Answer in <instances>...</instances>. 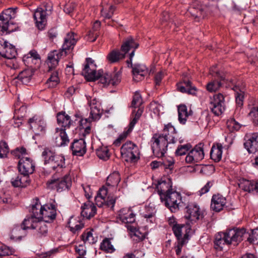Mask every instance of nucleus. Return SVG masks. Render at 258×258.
<instances>
[{
	"mask_svg": "<svg viewBox=\"0 0 258 258\" xmlns=\"http://www.w3.org/2000/svg\"><path fill=\"white\" fill-rule=\"evenodd\" d=\"M178 138V133L171 123L164 125L162 133H155L151 138V148L154 155L157 158L163 157L168 145L175 143Z\"/></svg>",
	"mask_w": 258,
	"mask_h": 258,
	"instance_id": "obj_1",
	"label": "nucleus"
},
{
	"mask_svg": "<svg viewBox=\"0 0 258 258\" xmlns=\"http://www.w3.org/2000/svg\"><path fill=\"white\" fill-rule=\"evenodd\" d=\"M78 40L79 36L76 33L70 32L67 34L61 48L54 50L48 54L46 62L49 71L55 69L58 66L59 60L74 49Z\"/></svg>",
	"mask_w": 258,
	"mask_h": 258,
	"instance_id": "obj_2",
	"label": "nucleus"
},
{
	"mask_svg": "<svg viewBox=\"0 0 258 258\" xmlns=\"http://www.w3.org/2000/svg\"><path fill=\"white\" fill-rule=\"evenodd\" d=\"M44 164L56 173L59 172L62 168L66 167L65 158L62 155L57 154L49 148H45L42 152Z\"/></svg>",
	"mask_w": 258,
	"mask_h": 258,
	"instance_id": "obj_3",
	"label": "nucleus"
},
{
	"mask_svg": "<svg viewBox=\"0 0 258 258\" xmlns=\"http://www.w3.org/2000/svg\"><path fill=\"white\" fill-rule=\"evenodd\" d=\"M168 223L175 236L176 240L190 239L191 226L188 222L185 224H179L177 222V219L173 216L168 218Z\"/></svg>",
	"mask_w": 258,
	"mask_h": 258,
	"instance_id": "obj_4",
	"label": "nucleus"
},
{
	"mask_svg": "<svg viewBox=\"0 0 258 258\" xmlns=\"http://www.w3.org/2000/svg\"><path fill=\"white\" fill-rule=\"evenodd\" d=\"M17 8H10L3 11L0 14V35H3L5 33L10 34L14 31L15 28H11L14 25L12 22V19L16 16Z\"/></svg>",
	"mask_w": 258,
	"mask_h": 258,
	"instance_id": "obj_5",
	"label": "nucleus"
},
{
	"mask_svg": "<svg viewBox=\"0 0 258 258\" xmlns=\"http://www.w3.org/2000/svg\"><path fill=\"white\" fill-rule=\"evenodd\" d=\"M121 156L125 161L136 163L140 159L138 146L131 141H126L120 148Z\"/></svg>",
	"mask_w": 258,
	"mask_h": 258,
	"instance_id": "obj_6",
	"label": "nucleus"
},
{
	"mask_svg": "<svg viewBox=\"0 0 258 258\" xmlns=\"http://www.w3.org/2000/svg\"><path fill=\"white\" fill-rule=\"evenodd\" d=\"M72 179L70 174H66L62 177H58L54 174L46 182L47 188L56 189L58 192L69 190L72 186Z\"/></svg>",
	"mask_w": 258,
	"mask_h": 258,
	"instance_id": "obj_7",
	"label": "nucleus"
},
{
	"mask_svg": "<svg viewBox=\"0 0 258 258\" xmlns=\"http://www.w3.org/2000/svg\"><path fill=\"white\" fill-rule=\"evenodd\" d=\"M52 5L49 3H44L41 7L35 11L33 17L36 26L39 30H43L47 24V16L51 14Z\"/></svg>",
	"mask_w": 258,
	"mask_h": 258,
	"instance_id": "obj_8",
	"label": "nucleus"
},
{
	"mask_svg": "<svg viewBox=\"0 0 258 258\" xmlns=\"http://www.w3.org/2000/svg\"><path fill=\"white\" fill-rule=\"evenodd\" d=\"M109 192L108 188L105 186H102L99 189L97 196L95 198V203L98 207L105 206L107 208H110L111 210H113L116 197L109 195L106 199Z\"/></svg>",
	"mask_w": 258,
	"mask_h": 258,
	"instance_id": "obj_9",
	"label": "nucleus"
},
{
	"mask_svg": "<svg viewBox=\"0 0 258 258\" xmlns=\"http://www.w3.org/2000/svg\"><path fill=\"white\" fill-rule=\"evenodd\" d=\"M160 200L172 212H175L179 209L181 202V196L179 192L172 190L166 194L165 198Z\"/></svg>",
	"mask_w": 258,
	"mask_h": 258,
	"instance_id": "obj_10",
	"label": "nucleus"
},
{
	"mask_svg": "<svg viewBox=\"0 0 258 258\" xmlns=\"http://www.w3.org/2000/svg\"><path fill=\"white\" fill-rule=\"evenodd\" d=\"M185 209L184 217L189 220L192 224L198 220H202L206 214V211L197 204L188 205Z\"/></svg>",
	"mask_w": 258,
	"mask_h": 258,
	"instance_id": "obj_11",
	"label": "nucleus"
},
{
	"mask_svg": "<svg viewBox=\"0 0 258 258\" xmlns=\"http://www.w3.org/2000/svg\"><path fill=\"white\" fill-rule=\"evenodd\" d=\"M226 231L230 244L234 246H237L245 239L247 234V230L244 227H234L232 228L227 229Z\"/></svg>",
	"mask_w": 258,
	"mask_h": 258,
	"instance_id": "obj_12",
	"label": "nucleus"
},
{
	"mask_svg": "<svg viewBox=\"0 0 258 258\" xmlns=\"http://www.w3.org/2000/svg\"><path fill=\"white\" fill-rule=\"evenodd\" d=\"M85 61L86 64L83 69L82 75L88 81L92 82L97 80V78L99 77L102 72L100 70H99L98 72H96V65L91 58H86Z\"/></svg>",
	"mask_w": 258,
	"mask_h": 258,
	"instance_id": "obj_13",
	"label": "nucleus"
},
{
	"mask_svg": "<svg viewBox=\"0 0 258 258\" xmlns=\"http://www.w3.org/2000/svg\"><path fill=\"white\" fill-rule=\"evenodd\" d=\"M203 143H199L190 149L185 157V161L188 164H196L202 161L205 156Z\"/></svg>",
	"mask_w": 258,
	"mask_h": 258,
	"instance_id": "obj_14",
	"label": "nucleus"
},
{
	"mask_svg": "<svg viewBox=\"0 0 258 258\" xmlns=\"http://www.w3.org/2000/svg\"><path fill=\"white\" fill-rule=\"evenodd\" d=\"M210 71L212 78L211 80L207 83L206 89L209 92H215L221 87L222 80H224L225 78L219 71L215 72L212 69Z\"/></svg>",
	"mask_w": 258,
	"mask_h": 258,
	"instance_id": "obj_15",
	"label": "nucleus"
},
{
	"mask_svg": "<svg viewBox=\"0 0 258 258\" xmlns=\"http://www.w3.org/2000/svg\"><path fill=\"white\" fill-rule=\"evenodd\" d=\"M41 210L40 220L50 223L56 219V206L54 204L48 203L43 205Z\"/></svg>",
	"mask_w": 258,
	"mask_h": 258,
	"instance_id": "obj_16",
	"label": "nucleus"
},
{
	"mask_svg": "<svg viewBox=\"0 0 258 258\" xmlns=\"http://www.w3.org/2000/svg\"><path fill=\"white\" fill-rule=\"evenodd\" d=\"M30 128L37 135L45 134L46 128V123L40 117L35 115L30 118L28 121Z\"/></svg>",
	"mask_w": 258,
	"mask_h": 258,
	"instance_id": "obj_17",
	"label": "nucleus"
},
{
	"mask_svg": "<svg viewBox=\"0 0 258 258\" xmlns=\"http://www.w3.org/2000/svg\"><path fill=\"white\" fill-rule=\"evenodd\" d=\"M18 168L20 173L29 176L35 171V166L32 159L22 157L18 162Z\"/></svg>",
	"mask_w": 258,
	"mask_h": 258,
	"instance_id": "obj_18",
	"label": "nucleus"
},
{
	"mask_svg": "<svg viewBox=\"0 0 258 258\" xmlns=\"http://www.w3.org/2000/svg\"><path fill=\"white\" fill-rule=\"evenodd\" d=\"M210 109L216 116H219L225 110L224 97L221 93H218L214 96L213 100L211 102Z\"/></svg>",
	"mask_w": 258,
	"mask_h": 258,
	"instance_id": "obj_19",
	"label": "nucleus"
},
{
	"mask_svg": "<svg viewBox=\"0 0 258 258\" xmlns=\"http://www.w3.org/2000/svg\"><path fill=\"white\" fill-rule=\"evenodd\" d=\"M88 104L90 107V117L92 120H98L102 114V109L101 104L96 98H92L90 96H87Z\"/></svg>",
	"mask_w": 258,
	"mask_h": 258,
	"instance_id": "obj_20",
	"label": "nucleus"
},
{
	"mask_svg": "<svg viewBox=\"0 0 258 258\" xmlns=\"http://www.w3.org/2000/svg\"><path fill=\"white\" fill-rule=\"evenodd\" d=\"M244 140V146L249 153H254L258 150V133L246 134Z\"/></svg>",
	"mask_w": 258,
	"mask_h": 258,
	"instance_id": "obj_21",
	"label": "nucleus"
},
{
	"mask_svg": "<svg viewBox=\"0 0 258 258\" xmlns=\"http://www.w3.org/2000/svg\"><path fill=\"white\" fill-rule=\"evenodd\" d=\"M238 184L239 188L244 191L258 192V182L256 180L240 178L238 180Z\"/></svg>",
	"mask_w": 258,
	"mask_h": 258,
	"instance_id": "obj_22",
	"label": "nucleus"
},
{
	"mask_svg": "<svg viewBox=\"0 0 258 258\" xmlns=\"http://www.w3.org/2000/svg\"><path fill=\"white\" fill-rule=\"evenodd\" d=\"M70 148L73 155L83 156L87 151L86 142L84 139H75L72 143Z\"/></svg>",
	"mask_w": 258,
	"mask_h": 258,
	"instance_id": "obj_23",
	"label": "nucleus"
},
{
	"mask_svg": "<svg viewBox=\"0 0 258 258\" xmlns=\"http://www.w3.org/2000/svg\"><path fill=\"white\" fill-rule=\"evenodd\" d=\"M227 203L226 199L220 194L213 195L210 208L212 210L216 212H220L223 210Z\"/></svg>",
	"mask_w": 258,
	"mask_h": 258,
	"instance_id": "obj_24",
	"label": "nucleus"
},
{
	"mask_svg": "<svg viewBox=\"0 0 258 258\" xmlns=\"http://www.w3.org/2000/svg\"><path fill=\"white\" fill-rule=\"evenodd\" d=\"M156 188L160 199H164L166 194L173 190L171 179L169 178H167L166 180L161 179L158 181Z\"/></svg>",
	"mask_w": 258,
	"mask_h": 258,
	"instance_id": "obj_25",
	"label": "nucleus"
},
{
	"mask_svg": "<svg viewBox=\"0 0 258 258\" xmlns=\"http://www.w3.org/2000/svg\"><path fill=\"white\" fill-rule=\"evenodd\" d=\"M136 214L131 208H124L120 210L118 219L125 224H132L136 221Z\"/></svg>",
	"mask_w": 258,
	"mask_h": 258,
	"instance_id": "obj_26",
	"label": "nucleus"
},
{
	"mask_svg": "<svg viewBox=\"0 0 258 258\" xmlns=\"http://www.w3.org/2000/svg\"><path fill=\"white\" fill-rule=\"evenodd\" d=\"M0 54L4 58L13 59L16 57L17 52L14 46L5 41L3 43H0Z\"/></svg>",
	"mask_w": 258,
	"mask_h": 258,
	"instance_id": "obj_27",
	"label": "nucleus"
},
{
	"mask_svg": "<svg viewBox=\"0 0 258 258\" xmlns=\"http://www.w3.org/2000/svg\"><path fill=\"white\" fill-rule=\"evenodd\" d=\"M134 80L139 81L144 79L148 74L149 70L146 66L143 64H131Z\"/></svg>",
	"mask_w": 258,
	"mask_h": 258,
	"instance_id": "obj_28",
	"label": "nucleus"
},
{
	"mask_svg": "<svg viewBox=\"0 0 258 258\" xmlns=\"http://www.w3.org/2000/svg\"><path fill=\"white\" fill-rule=\"evenodd\" d=\"M227 233L225 232H220L215 235V239L214 241V247L218 250L221 251L223 249V246L226 244L230 245V243L227 236Z\"/></svg>",
	"mask_w": 258,
	"mask_h": 258,
	"instance_id": "obj_29",
	"label": "nucleus"
},
{
	"mask_svg": "<svg viewBox=\"0 0 258 258\" xmlns=\"http://www.w3.org/2000/svg\"><path fill=\"white\" fill-rule=\"evenodd\" d=\"M177 90L182 93L190 95H196L197 89L192 85V83L189 80H183L176 84Z\"/></svg>",
	"mask_w": 258,
	"mask_h": 258,
	"instance_id": "obj_30",
	"label": "nucleus"
},
{
	"mask_svg": "<svg viewBox=\"0 0 258 258\" xmlns=\"http://www.w3.org/2000/svg\"><path fill=\"white\" fill-rule=\"evenodd\" d=\"M57 122L61 127L60 129L70 128L71 126L73 124L74 121L71 119V117L67 114L65 111H60L56 114Z\"/></svg>",
	"mask_w": 258,
	"mask_h": 258,
	"instance_id": "obj_31",
	"label": "nucleus"
},
{
	"mask_svg": "<svg viewBox=\"0 0 258 258\" xmlns=\"http://www.w3.org/2000/svg\"><path fill=\"white\" fill-rule=\"evenodd\" d=\"M188 11L190 15L197 22H199L205 16V11L202 6L199 5L198 1H196L194 4H192Z\"/></svg>",
	"mask_w": 258,
	"mask_h": 258,
	"instance_id": "obj_32",
	"label": "nucleus"
},
{
	"mask_svg": "<svg viewBox=\"0 0 258 258\" xmlns=\"http://www.w3.org/2000/svg\"><path fill=\"white\" fill-rule=\"evenodd\" d=\"M139 46L138 41L133 36H129L123 41L121 46L120 50L126 54L132 49L136 50Z\"/></svg>",
	"mask_w": 258,
	"mask_h": 258,
	"instance_id": "obj_33",
	"label": "nucleus"
},
{
	"mask_svg": "<svg viewBox=\"0 0 258 258\" xmlns=\"http://www.w3.org/2000/svg\"><path fill=\"white\" fill-rule=\"evenodd\" d=\"M81 216L87 219H90L94 216L96 213L97 209L92 202L88 201L84 203L81 207Z\"/></svg>",
	"mask_w": 258,
	"mask_h": 258,
	"instance_id": "obj_34",
	"label": "nucleus"
},
{
	"mask_svg": "<svg viewBox=\"0 0 258 258\" xmlns=\"http://www.w3.org/2000/svg\"><path fill=\"white\" fill-rule=\"evenodd\" d=\"M68 226L70 231L74 234H78L84 227V221L80 218L78 219L71 217L68 222Z\"/></svg>",
	"mask_w": 258,
	"mask_h": 258,
	"instance_id": "obj_35",
	"label": "nucleus"
},
{
	"mask_svg": "<svg viewBox=\"0 0 258 258\" xmlns=\"http://www.w3.org/2000/svg\"><path fill=\"white\" fill-rule=\"evenodd\" d=\"M11 183L15 187H26L30 183V176L20 173L15 178H12Z\"/></svg>",
	"mask_w": 258,
	"mask_h": 258,
	"instance_id": "obj_36",
	"label": "nucleus"
},
{
	"mask_svg": "<svg viewBox=\"0 0 258 258\" xmlns=\"http://www.w3.org/2000/svg\"><path fill=\"white\" fill-rule=\"evenodd\" d=\"M47 222H45L42 220H39L35 228L34 235L37 238H42L48 235V226Z\"/></svg>",
	"mask_w": 258,
	"mask_h": 258,
	"instance_id": "obj_37",
	"label": "nucleus"
},
{
	"mask_svg": "<svg viewBox=\"0 0 258 258\" xmlns=\"http://www.w3.org/2000/svg\"><path fill=\"white\" fill-rule=\"evenodd\" d=\"M80 133L79 134L80 139H84L91 133V127L90 122L87 118H82L79 121Z\"/></svg>",
	"mask_w": 258,
	"mask_h": 258,
	"instance_id": "obj_38",
	"label": "nucleus"
},
{
	"mask_svg": "<svg viewBox=\"0 0 258 258\" xmlns=\"http://www.w3.org/2000/svg\"><path fill=\"white\" fill-rule=\"evenodd\" d=\"M120 175L118 171H114L109 175L106 179V185L109 190L111 188H115L120 181Z\"/></svg>",
	"mask_w": 258,
	"mask_h": 258,
	"instance_id": "obj_39",
	"label": "nucleus"
},
{
	"mask_svg": "<svg viewBox=\"0 0 258 258\" xmlns=\"http://www.w3.org/2000/svg\"><path fill=\"white\" fill-rule=\"evenodd\" d=\"M40 59V55L35 49L30 50L27 54L23 57L24 63L27 66L32 67V63H36L33 61H37Z\"/></svg>",
	"mask_w": 258,
	"mask_h": 258,
	"instance_id": "obj_40",
	"label": "nucleus"
},
{
	"mask_svg": "<svg viewBox=\"0 0 258 258\" xmlns=\"http://www.w3.org/2000/svg\"><path fill=\"white\" fill-rule=\"evenodd\" d=\"M42 207L43 206L41 205L39 199L36 198L29 210L30 215L36 218L38 220H40L39 217H41V211H42Z\"/></svg>",
	"mask_w": 258,
	"mask_h": 258,
	"instance_id": "obj_41",
	"label": "nucleus"
},
{
	"mask_svg": "<svg viewBox=\"0 0 258 258\" xmlns=\"http://www.w3.org/2000/svg\"><path fill=\"white\" fill-rule=\"evenodd\" d=\"M223 146L221 144L213 145L210 151V157L215 162H218L222 158Z\"/></svg>",
	"mask_w": 258,
	"mask_h": 258,
	"instance_id": "obj_42",
	"label": "nucleus"
},
{
	"mask_svg": "<svg viewBox=\"0 0 258 258\" xmlns=\"http://www.w3.org/2000/svg\"><path fill=\"white\" fill-rule=\"evenodd\" d=\"M93 229H87L83 232L81 235V239L84 243L93 244L97 242V237L93 236Z\"/></svg>",
	"mask_w": 258,
	"mask_h": 258,
	"instance_id": "obj_43",
	"label": "nucleus"
},
{
	"mask_svg": "<svg viewBox=\"0 0 258 258\" xmlns=\"http://www.w3.org/2000/svg\"><path fill=\"white\" fill-rule=\"evenodd\" d=\"M39 220L36 218L30 215V216H27L24 219L21 225L25 230L27 229L34 230Z\"/></svg>",
	"mask_w": 258,
	"mask_h": 258,
	"instance_id": "obj_44",
	"label": "nucleus"
},
{
	"mask_svg": "<svg viewBox=\"0 0 258 258\" xmlns=\"http://www.w3.org/2000/svg\"><path fill=\"white\" fill-rule=\"evenodd\" d=\"M25 230L23 229L22 226L17 225L15 226L12 230L10 233V238L14 241L21 240L22 238L25 235Z\"/></svg>",
	"mask_w": 258,
	"mask_h": 258,
	"instance_id": "obj_45",
	"label": "nucleus"
},
{
	"mask_svg": "<svg viewBox=\"0 0 258 258\" xmlns=\"http://www.w3.org/2000/svg\"><path fill=\"white\" fill-rule=\"evenodd\" d=\"M112 238H105L101 242L100 249L106 253H113L115 251L113 245L112 244L111 240Z\"/></svg>",
	"mask_w": 258,
	"mask_h": 258,
	"instance_id": "obj_46",
	"label": "nucleus"
},
{
	"mask_svg": "<svg viewBox=\"0 0 258 258\" xmlns=\"http://www.w3.org/2000/svg\"><path fill=\"white\" fill-rule=\"evenodd\" d=\"M248 116L255 125H258V105H248Z\"/></svg>",
	"mask_w": 258,
	"mask_h": 258,
	"instance_id": "obj_47",
	"label": "nucleus"
},
{
	"mask_svg": "<svg viewBox=\"0 0 258 258\" xmlns=\"http://www.w3.org/2000/svg\"><path fill=\"white\" fill-rule=\"evenodd\" d=\"M178 120L181 124H185L188 116L187 107L185 105L181 104L178 107Z\"/></svg>",
	"mask_w": 258,
	"mask_h": 258,
	"instance_id": "obj_48",
	"label": "nucleus"
},
{
	"mask_svg": "<svg viewBox=\"0 0 258 258\" xmlns=\"http://www.w3.org/2000/svg\"><path fill=\"white\" fill-rule=\"evenodd\" d=\"M245 239L250 244H258V227L247 231Z\"/></svg>",
	"mask_w": 258,
	"mask_h": 258,
	"instance_id": "obj_49",
	"label": "nucleus"
},
{
	"mask_svg": "<svg viewBox=\"0 0 258 258\" xmlns=\"http://www.w3.org/2000/svg\"><path fill=\"white\" fill-rule=\"evenodd\" d=\"M33 75V71L31 69H28L21 72L18 76V78L23 83L26 84L30 82Z\"/></svg>",
	"mask_w": 258,
	"mask_h": 258,
	"instance_id": "obj_50",
	"label": "nucleus"
},
{
	"mask_svg": "<svg viewBox=\"0 0 258 258\" xmlns=\"http://www.w3.org/2000/svg\"><path fill=\"white\" fill-rule=\"evenodd\" d=\"M125 54L121 53L118 50H113L107 55V58L110 63H115L124 57Z\"/></svg>",
	"mask_w": 258,
	"mask_h": 258,
	"instance_id": "obj_51",
	"label": "nucleus"
},
{
	"mask_svg": "<svg viewBox=\"0 0 258 258\" xmlns=\"http://www.w3.org/2000/svg\"><path fill=\"white\" fill-rule=\"evenodd\" d=\"M132 131V130H129L128 127L125 128L124 131L121 133L117 138L113 142V145L116 147H119L121 143L125 141L128 135Z\"/></svg>",
	"mask_w": 258,
	"mask_h": 258,
	"instance_id": "obj_52",
	"label": "nucleus"
},
{
	"mask_svg": "<svg viewBox=\"0 0 258 258\" xmlns=\"http://www.w3.org/2000/svg\"><path fill=\"white\" fill-rule=\"evenodd\" d=\"M116 8V7L113 5H110L108 8L103 7L100 11L101 16L105 19H110L112 18Z\"/></svg>",
	"mask_w": 258,
	"mask_h": 258,
	"instance_id": "obj_53",
	"label": "nucleus"
},
{
	"mask_svg": "<svg viewBox=\"0 0 258 258\" xmlns=\"http://www.w3.org/2000/svg\"><path fill=\"white\" fill-rule=\"evenodd\" d=\"M96 154L99 158L104 160H107L110 157L109 150L105 146H101L97 149Z\"/></svg>",
	"mask_w": 258,
	"mask_h": 258,
	"instance_id": "obj_54",
	"label": "nucleus"
},
{
	"mask_svg": "<svg viewBox=\"0 0 258 258\" xmlns=\"http://www.w3.org/2000/svg\"><path fill=\"white\" fill-rule=\"evenodd\" d=\"M143 113V110L139 108L137 111L134 110L132 112L133 118L131 119L127 127L129 130H133L135 124L137 123Z\"/></svg>",
	"mask_w": 258,
	"mask_h": 258,
	"instance_id": "obj_55",
	"label": "nucleus"
},
{
	"mask_svg": "<svg viewBox=\"0 0 258 258\" xmlns=\"http://www.w3.org/2000/svg\"><path fill=\"white\" fill-rule=\"evenodd\" d=\"M143 113V110L139 108L137 111L134 110L132 112L133 118L131 119L127 127L129 130H133L135 124L137 123Z\"/></svg>",
	"mask_w": 258,
	"mask_h": 258,
	"instance_id": "obj_56",
	"label": "nucleus"
},
{
	"mask_svg": "<svg viewBox=\"0 0 258 258\" xmlns=\"http://www.w3.org/2000/svg\"><path fill=\"white\" fill-rule=\"evenodd\" d=\"M191 148L192 146L190 143L183 145H179L175 152V155L176 156L184 155L188 151H189Z\"/></svg>",
	"mask_w": 258,
	"mask_h": 258,
	"instance_id": "obj_57",
	"label": "nucleus"
},
{
	"mask_svg": "<svg viewBox=\"0 0 258 258\" xmlns=\"http://www.w3.org/2000/svg\"><path fill=\"white\" fill-rule=\"evenodd\" d=\"M227 126L230 132H233L239 131L241 125L234 118H231L227 120Z\"/></svg>",
	"mask_w": 258,
	"mask_h": 258,
	"instance_id": "obj_58",
	"label": "nucleus"
},
{
	"mask_svg": "<svg viewBox=\"0 0 258 258\" xmlns=\"http://www.w3.org/2000/svg\"><path fill=\"white\" fill-rule=\"evenodd\" d=\"M9 152L10 148L7 142L4 140L0 141V158L7 157Z\"/></svg>",
	"mask_w": 258,
	"mask_h": 258,
	"instance_id": "obj_59",
	"label": "nucleus"
},
{
	"mask_svg": "<svg viewBox=\"0 0 258 258\" xmlns=\"http://www.w3.org/2000/svg\"><path fill=\"white\" fill-rule=\"evenodd\" d=\"M221 75H223L225 78L224 80H222V85L225 84L226 87H230L233 90H235V88H237L236 86L235 85L236 82L235 79H233L231 77L227 76L224 74L221 73Z\"/></svg>",
	"mask_w": 258,
	"mask_h": 258,
	"instance_id": "obj_60",
	"label": "nucleus"
},
{
	"mask_svg": "<svg viewBox=\"0 0 258 258\" xmlns=\"http://www.w3.org/2000/svg\"><path fill=\"white\" fill-rule=\"evenodd\" d=\"M146 212L142 214V217L146 219L147 222L153 223L155 221V214L153 212V209L151 207H146Z\"/></svg>",
	"mask_w": 258,
	"mask_h": 258,
	"instance_id": "obj_61",
	"label": "nucleus"
},
{
	"mask_svg": "<svg viewBox=\"0 0 258 258\" xmlns=\"http://www.w3.org/2000/svg\"><path fill=\"white\" fill-rule=\"evenodd\" d=\"M27 111V107L22 105L18 109H15L14 111V118H21L23 119Z\"/></svg>",
	"mask_w": 258,
	"mask_h": 258,
	"instance_id": "obj_62",
	"label": "nucleus"
},
{
	"mask_svg": "<svg viewBox=\"0 0 258 258\" xmlns=\"http://www.w3.org/2000/svg\"><path fill=\"white\" fill-rule=\"evenodd\" d=\"M121 74L120 72L114 73L113 74H109L110 84L113 86L118 85L121 81Z\"/></svg>",
	"mask_w": 258,
	"mask_h": 258,
	"instance_id": "obj_63",
	"label": "nucleus"
},
{
	"mask_svg": "<svg viewBox=\"0 0 258 258\" xmlns=\"http://www.w3.org/2000/svg\"><path fill=\"white\" fill-rule=\"evenodd\" d=\"M15 250L14 248L8 247L6 245L0 246V258L3 256L14 254Z\"/></svg>",
	"mask_w": 258,
	"mask_h": 258,
	"instance_id": "obj_64",
	"label": "nucleus"
}]
</instances>
